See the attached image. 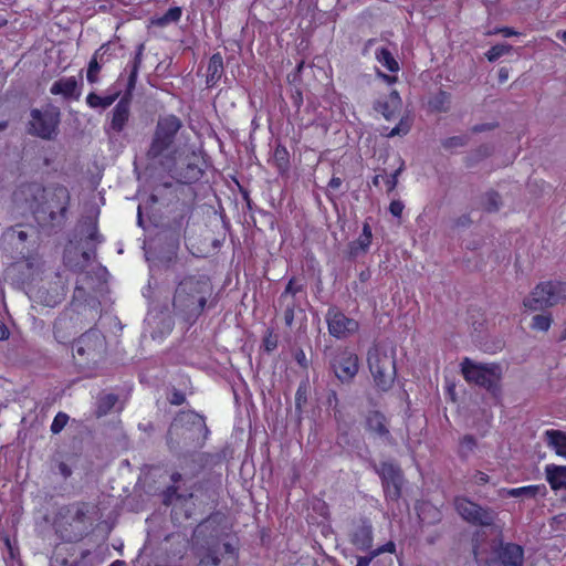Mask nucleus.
I'll return each instance as SVG.
<instances>
[{
  "instance_id": "f257e3e1",
  "label": "nucleus",
  "mask_w": 566,
  "mask_h": 566,
  "mask_svg": "<svg viewBox=\"0 0 566 566\" xmlns=\"http://www.w3.org/2000/svg\"><path fill=\"white\" fill-rule=\"evenodd\" d=\"M211 279L203 273L185 274L176 281L172 295L175 313L185 322L195 324L206 308L216 306Z\"/></svg>"
},
{
  "instance_id": "f03ea898",
  "label": "nucleus",
  "mask_w": 566,
  "mask_h": 566,
  "mask_svg": "<svg viewBox=\"0 0 566 566\" xmlns=\"http://www.w3.org/2000/svg\"><path fill=\"white\" fill-rule=\"evenodd\" d=\"M143 53H144V44H139L137 50L134 53V56L128 62L126 70H128V77L126 84L125 94L114 106L111 114V122L107 128H105L106 133H115L119 134L124 130L126 125L129 122L130 117V101L133 96V92L136 87L138 73L143 63Z\"/></svg>"
},
{
  "instance_id": "7ed1b4c3",
  "label": "nucleus",
  "mask_w": 566,
  "mask_h": 566,
  "mask_svg": "<svg viewBox=\"0 0 566 566\" xmlns=\"http://www.w3.org/2000/svg\"><path fill=\"white\" fill-rule=\"evenodd\" d=\"M367 364L376 387L389 390L397 376L396 349L385 344H374L367 353Z\"/></svg>"
},
{
  "instance_id": "20e7f679",
  "label": "nucleus",
  "mask_w": 566,
  "mask_h": 566,
  "mask_svg": "<svg viewBox=\"0 0 566 566\" xmlns=\"http://www.w3.org/2000/svg\"><path fill=\"white\" fill-rule=\"evenodd\" d=\"M460 366L461 374L468 384L479 386L494 397L499 396L503 375L500 364L475 363L469 357H465Z\"/></svg>"
},
{
  "instance_id": "39448f33",
  "label": "nucleus",
  "mask_w": 566,
  "mask_h": 566,
  "mask_svg": "<svg viewBox=\"0 0 566 566\" xmlns=\"http://www.w3.org/2000/svg\"><path fill=\"white\" fill-rule=\"evenodd\" d=\"M181 128L182 122L178 116L174 114L160 116L147 149V158L155 160L163 157L166 153H170L171 156L169 157L172 159L176 154V150L172 148Z\"/></svg>"
},
{
  "instance_id": "423d86ee",
  "label": "nucleus",
  "mask_w": 566,
  "mask_h": 566,
  "mask_svg": "<svg viewBox=\"0 0 566 566\" xmlns=\"http://www.w3.org/2000/svg\"><path fill=\"white\" fill-rule=\"evenodd\" d=\"M106 339L97 328H90L73 344V357L78 366H91L98 363L105 355Z\"/></svg>"
},
{
  "instance_id": "0eeeda50",
  "label": "nucleus",
  "mask_w": 566,
  "mask_h": 566,
  "mask_svg": "<svg viewBox=\"0 0 566 566\" xmlns=\"http://www.w3.org/2000/svg\"><path fill=\"white\" fill-rule=\"evenodd\" d=\"M566 300V283L564 282H541L524 300V306L530 311H543Z\"/></svg>"
},
{
  "instance_id": "6e6552de",
  "label": "nucleus",
  "mask_w": 566,
  "mask_h": 566,
  "mask_svg": "<svg viewBox=\"0 0 566 566\" xmlns=\"http://www.w3.org/2000/svg\"><path fill=\"white\" fill-rule=\"evenodd\" d=\"M29 133L44 140L54 139L59 133L61 112L59 107L49 105L44 109L33 108L30 113Z\"/></svg>"
},
{
  "instance_id": "1a4fd4ad",
  "label": "nucleus",
  "mask_w": 566,
  "mask_h": 566,
  "mask_svg": "<svg viewBox=\"0 0 566 566\" xmlns=\"http://www.w3.org/2000/svg\"><path fill=\"white\" fill-rule=\"evenodd\" d=\"M457 513L469 524L474 526H492L497 513L488 506H482L467 496H455L453 501Z\"/></svg>"
},
{
  "instance_id": "9d476101",
  "label": "nucleus",
  "mask_w": 566,
  "mask_h": 566,
  "mask_svg": "<svg viewBox=\"0 0 566 566\" xmlns=\"http://www.w3.org/2000/svg\"><path fill=\"white\" fill-rule=\"evenodd\" d=\"M494 557L490 559H480L476 548L473 549L474 557L479 566H523L524 548L523 546L499 541L497 545L492 546Z\"/></svg>"
},
{
  "instance_id": "9b49d317",
  "label": "nucleus",
  "mask_w": 566,
  "mask_h": 566,
  "mask_svg": "<svg viewBox=\"0 0 566 566\" xmlns=\"http://www.w3.org/2000/svg\"><path fill=\"white\" fill-rule=\"evenodd\" d=\"M71 201L69 189L63 185L53 187L42 212H48V223L51 228L61 229L67 219V210Z\"/></svg>"
},
{
  "instance_id": "f8f14e48",
  "label": "nucleus",
  "mask_w": 566,
  "mask_h": 566,
  "mask_svg": "<svg viewBox=\"0 0 566 566\" xmlns=\"http://www.w3.org/2000/svg\"><path fill=\"white\" fill-rule=\"evenodd\" d=\"M375 470L381 480L386 500L398 501L403 483L401 468L392 461H382Z\"/></svg>"
},
{
  "instance_id": "ddd939ff",
  "label": "nucleus",
  "mask_w": 566,
  "mask_h": 566,
  "mask_svg": "<svg viewBox=\"0 0 566 566\" xmlns=\"http://www.w3.org/2000/svg\"><path fill=\"white\" fill-rule=\"evenodd\" d=\"M325 321L329 335L336 339L348 338L359 329L358 321L348 317L340 308L334 305L328 307Z\"/></svg>"
},
{
  "instance_id": "4468645a",
  "label": "nucleus",
  "mask_w": 566,
  "mask_h": 566,
  "mask_svg": "<svg viewBox=\"0 0 566 566\" xmlns=\"http://www.w3.org/2000/svg\"><path fill=\"white\" fill-rule=\"evenodd\" d=\"M329 366L340 382H350L358 374L359 358L356 353L348 348L339 349L331 357Z\"/></svg>"
},
{
  "instance_id": "2eb2a0df",
  "label": "nucleus",
  "mask_w": 566,
  "mask_h": 566,
  "mask_svg": "<svg viewBox=\"0 0 566 566\" xmlns=\"http://www.w3.org/2000/svg\"><path fill=\"white\" fill-rule=\"evenodd\" d=\"M180 424L182 428L190 430L192 428H197L200 432H202L201 441L197 443L198 448H202L206 443L210 430L206 423V418L203 415L195 411V410H181L175 417L174 422L171 423L168 433H167V444L170 449L176 448V444L172 439L174 429L177 424Z\"/></svg>"
},
{
  "instance_id": "dca6fc26",
  "label": "nucleus",
  "mask_w": 566,
  "mask_h": 566,
  "mask_svg": "<svg viewBox=\"0 0 566 566\" xmlns=\"http://www.w3.org/2000/svg\"><path fill=\"white\" fill-rule=\"evenodd\" d=\"M365 428L375 437H378L387 443H392L394 438L389 430V421L381 411H368L365 417Z\"/></svg>"
},
{
  "instance_id": "f3484780",
  "label": "nucleus",
  "mask_w": 566,
  "mask_h": 566,
  "mask_svg": "<svg viewBox=\"0 0 566 566\" xmlns=\"http://www.w3.org/2000/svg\"><path fill=\"white\" fill-rule=\"evenodd\" d=\"M402 99L397 90L379 96L374 103V109L381 114L387 120L396 118L401 111Z\"/></svg>"
},
{
  "instance_id": "a211bd4d",
  "label": "nucleus",
  "mask_w": 566,
  "mask_h": 566,
  "mask_svg": "<svg viewBox=\"0 0 566 566\" xmlns=\"http://www.w3.org/2000/svg\"><path fill=\"white\" fill-rule=\"evenodd\" d=\"M50 93L61 95L64 99L78 101L82 95V83L75 76L62 77L51 85Z\"/></svg>"
},
{
  "instance_id": "6ab92c4d",
  "label": "nucleus",
  "mask_w": 566,
  "mask_h": 566,
  "mask_svg": "<svg viewBox=\"0 0 566 566\" xmlns=\"http://www.w3.org/2000/svg\"><path fill=\"white\" fill-rule=\"evenodd\" d=\"M76 333L75 322L69 312L61 313L53 323V335L57 343H71Z\"/></svg>"
},
{
  "instance_id": "aec40b11",
  "label": "nucleus",
  "mask_w": 566,
  "mask_h": 566,
  "mask_svg": "<svg viewBox=\"0 0 566 566\" xmlns=\"http://www.w3.org/2000/svg\"><path fill=\"white\" fill-rule=\"evenodd\" d=\"M396 552V544L392 541L370 551L366 556L357 558L356 566H392L391 557H380L382 553L394 554Z\"/></svg>"
},
{
  "instance_id": "412c9836",
  "label": "nucleus",
  "mask_w": 566,
  "mask_h": 566,
  "mask_svg": "<svg viewBox=\"0 0 566 566\" xmlns=\"http://www.w3.org/2000/svg\"><path fill=\"white\" fill-rule=\"evenodd\" d=\"M544 473L545 479L553 491H566V465H558L554 463L546 464Z\"/></svg>"
},
{
  "instance_id": "4be33fe9",
  "label": "nucleus",
  "mask_w": 566,
  "mask_h": 566,
  "mask_svg": "<svg viewBox=\"0 0 566 566\" xmlns=\"http://www.w3.org/2000/svg\"><path fill=\"white\" fill-rule=\"evenodd\" d=\"M223 74V59L218 52L210 56L207 67L206 83L209 87H213L221 80Z\"/></svg>"
},
{
  "instance_id": "5701e85b",
  "label": "nucleus",
  "mask_w": 566,
  "mask_h": 566,
  "mask_svg": "<svg viewBox=\"0 0 566 566\" xmlns=\"http://www.w3.org/2000/svg\"><path fill=\"white\" fill-rule=\"evenodd\" d=\"M273 166L276 168L279 175L284 176L290 171L291 168V155L287 148L277 144L273 151Z\"/></svg>"
},
{
  "instance_id": "b1692460",
  "label": "nucleus",
  "mask_w": 566,
  "mask_h": 566,
  "mask_svg": "<svg viewBox=\"0 0 566 566\" xmlns=\"http://www.w3.org/2000/svg\"><path fill=\"white\" fill-rule=\"evenodd\" d=\"M373 232L370 224L366 221L363 223L361 233L357 240L353 241L349 245L350 254L357 255L358 253L367 252L371 245Z\"/></svg>"
},
{
  "instance_id": "393cba45",
  "label": "nucleus",
  "mask_w": 566,
  "mask_h": 566,
  "mask_svg": "<svg viewBox=\"0 0 566 566\" xmlns=\"http://www.w3.org/2000/svg\"><path fill=\"white\" fill-rule=\"evenodd\" d=\"M171 484L167 486L165 491V503L170 502L172 499L189 501L195 494L192 492L179 493V486L177 485L181 480L182 475L179 472H172L170 475Z\"/></svg>"
},
{
  "instance_id": "a878e982",
  "label": "nucleus",
  "mask_w": 566,
  "mask_h": 566,
  "mask_svg": "<svg viewBox=\"0 0 566 566\" xmlns=\"http://www.w3.org/2000/svg\"><path fill=\"white\" fill-rule=\"evenodd\" d=\"M428 107L432 113H447L451 107V94L447 91L439 90L430 96Z\"/></svg>"
},
{
  "instance_id": "bb28decb",
  "label": "nucleus",
  "mask_w": 566,
  "mask_h": 566,
  "mask_svg": "<svg viewBox=\"0 0 566 566\" xmlns=\"http://www.w3.org/2000/svg\"><path fill=\"white\" fill-rule=\"evenodd\" d=\"M354 545L360 549H369L373 545V527L370 524H363L355 530L352 536Z\"/></svg>"
},
{
  "instance_id": "cd10ccee",
  "label": "nucleus",
  "mask_w": 566,
  "mask_h": 566,
  "mask_svg": "<svg viewBox=\"0 0 566 566\" xmlns=\"http://www.w3.org/2000/svg\"><path fill=\"white\" fill-rule=\"evenodd\" d=\"M545 437L556 454L566 458V432L551 429L545 432Z\"/></svg>"
},
{
  "instance_id": "c85d7f7f",
  "label": "nucleus",
  "mask_w": 566,
  "mask_h": 566,
  "mask_svg": "<svg viewBox=\"0 0 566 566\" xmlns=\"http://www.w3.org/2000/svg\"><path fill=\"white\" fill-rule=\"evenodd\" d=\"M119 97V92L106 95V96H99L95 92H91L86 96V104L91 108H107L111 105H113L116 99Z\"/></svg>"
},
{
  "instance_id": "c756f323",
  "label": "nucleus",
  "mask_w": 566,
  "mask_h": 566,
  "mask_svg": "<svg viewBox=\"0 0 566 566\" xmlns=\"http://www.w3.org/2000/svg\"><path fill=\"white\" fill-rule=\"evenodd\" d=\"M181 15L182 10L180 7H171L163 15L151 18L150 24L158 28H165L170 23L178 22Z\"/></svg>"
},
{
  "instance_id": "7c9ffc66",
  "label": "nucleus",
  "mask_w": 566,
  "mask_h": 566,
  "mask_svg": "<svg viewBox=\"0 0 566 566\" xmlns=\"http://www.w3.org/2000/svg\"><path fill=\"white\" fill-rule=\"evenodd\" d=\"M376 60L389 72L398 73L400 70L398 61L395 59L389 49L382 46L376 50Z\"/></svg>"
},
{
  "instance_id": "2f4dec72",
  "label": "nucleus",
  "mask_w": 566,
  "mask_h": 566,
  "mask_svg": "<svg viewBox=\"0 0 566 566\" xmlns=\"http://www.w3.org/2000/svg\"><path fill=\"white\" fill-rule=\"evenodd\" d=\"M547 490L544 484L512 488V497H536L537 495L545 496Z\"/></svg>"
},
{
  "instance_id": "473e14b6",
  "label": "nucleus",
  "mask_w": 566,
  "mask_h": 566,
  "mask_svg": "<svg viewBox=\"0 0 566 566\" xmlns=\"http://www.w3.org/2000/svg\"><path fill=\"white\" fill-rule=\"evenodd\" d=\"M101 50L102 48L96 50L88 62V66L86 70V80L90 84H96L99 81L98 74L102 70V64L98 62V59L102 60L103 56Z\"/></svg>"
},
{
  "instance_id": "72a5a7b5",
  "label": "nucleus",
  "mask_w": 566,
  "mask_h": 566,
  "mask_svg": "<svg viewBox=\"0 0 566 566\" xmlns=\"http://www.w3.org/2000/svg\"><path fill=\"white\" fill-rule=\"evenodd\" d=\"M203 175V170L196 164H188L180 171L181 182L190 185L198 181Z\"/></svg>"
},
{
  "instance_id": "f704fd0d",
  "label": "nucleus",
  "mask_w": 566,
  "mask_h": 566,
  "mask_svg": "<svg viewBox=\"0 0 566 566\" xmlns=\"http://www.w3.org/2000/svg\"><path fill=\"white\" fill-rule=\"evenodd\" d=\"M513 50V46L507 43H500L492 45L490 50L485 52V57L489 62H495L501 56L509 54Z\"/></svg>"
},
{
  "instance_id": "c9c22d12",
  "label": "nucleus",
  "mask_w": 566,
  "mask_h": 566,
  "mask_svg": "<svg viewBox=\"0 0 566 566\" xmlns=\"http://www.w3.org/2000/svg\"><path fill=\"white\" fill-rule=\"evenodd\" d=\"M67 513H72V521L84 525L87 515V505L85 503L73 504L67 507Z\"/></svg>"
},
{
  "instance_id": "e433bc0d",
  "label": "nucleus",
  "mask_w": 566,
  "mask_h": 566,
  "mask_svg": "<svg viewBox=\"0 0 566 566\" xmlns=\"http://www.w3.org/2000/svg\"><path fill=\"white\" fill-rule=\"evenodd\" d=\"M411 129V119L402 116L399 123L387 134L388 137L406 136Z\"/></svg>"
},
{
  "instance_id": "4c0bfd02",
  "label": "nucleus",
  "mask_w": 566,
  "mask_h": 566,
  "mask_svg": "<svg viewBox=\"0 0 566 566\" xmlns=\"http://www.w3.org/2000/svg\"><path fill=\"white\" fill-rule=\"evenodd\" d=\"M279 344V337L272 328H268L262 338V348L266 353H272L276 349Z\"/></svg>"
},
{
  "instance_id": "58836bf2",
  "label": "nucleus",
  "mask_w": 566,
  "mask_h": 566,
  "mask_svg": "<svg viewBox=\"0 0 566 566\" xmlns=\"http://www.w3.org/2000/svg\"><path fill=\"white\" fill-rule=\"evenodd\" d=\"M403 169H405V161L401 160L399 167L394 172H391L390 175L385 177V185L387 188V193H391L397 188L399 176L401 175Z\"/></svg>"
},
{
  "instance_id": "ea45409f",
  "label": "nucleus",
  "mask_w": 566,
  "mask_h": 566,
  "mask_svg": "<svg viewBox=\"0 0 566 566\" xmlns=\"http://www.w3.org/2000/svg\"><path fill=\"white\" fill-rule=\"evenodd\" d=\"M501 206V196L494 190H490L485 195L484 209L489 212L497 211Z\"/></svg>"
},
{
  "instance_id": "a19ab883",
  "label": "nucleus",
  "mask_w": 566,
  "mask_h": 566,
  "mask_svg": "<svg viewBox=\"0 0 566 566\" xmlns=\"http://www.w3.org/2000/svg\"><path fill=\"white\" fill-rule=\"evenodd\" d=\"M476 448V439L472 434H465L460 440V455L467 458Z\"/></svg>"
},
{
  "instance_id": "79ce46f5",
  "label": "nucleus",
  "mask_w": 566,
  "mask_h": 566,
  "mask_svg": "<svg viewBox=\"0 0 566 566\" xmlns=\"http://www.w3.org/2000/svg\"><path fill=\"white\" fill-rule=\"evenodd\" d=\"M303 290H304V285L302 283H300L295 276H292L289 280L284 291L282 292V294L280 296V298L282 300V298H284V297H286L289 295L294 297L296 294L303 292Z\"/></svg>"
},
{
  "instance_id": "37998d69",
  "label": "nucleus",
  "mask_w": 566,
  "mask_h": 566,
  "mask_svg": "<svg viewBox=\"0 0 566 566\" xmlns=\"http://www.w3.org/2000/svg\"><path fill=\"white\" fill-rule=\"evenodd\" d=\"M552 322H553V319L549 314H547V315L537 314L533 317L532 328L542 331V332H546L549 329Z\"/></svg>"
},
{
  "instance_id": "c03bdc74",
  "label": "nucleus",
  "mask_w": 566,
  "mask_h": 566,
  "mask_svg": "<svg viewBox=\"0 0 566 566\" xmlns=\"http://www.w3.org/2000/svg\"><path fill=\"white\" fill-rule=\"evenodd\" d=\"M468 142L469 137L467 135L452 136L443 139L442 146L444 149H453L465 146Z\"/></svg>"
},
{
  "instance_id": "a18cd8bd",
  "label": "nucleus",
  "mask_w": 566,
  "mask_h": 566,
  "mask_svg": "<svg viewBox=\"0 0 566 566\" xmlns=\"http://www.w3.org/2000/svg\"><path fill=\"white\" fill-rule=\"evenodd\" d=\"M327 402L328 405L332 407L333 411H334V418L338 424V429L340 428V421H342V418H343V413L338 407V395L335 390H332L328 396H327Z\"/></svg>"
},
{
  "instance_id": "49530a36",
  "label": "nucleus",
  "mask_w": 566,
  "mask_h": 566,
  "mask_svg": "<svg viewBox=\"0 0 566 566\" xmlns=\"http://www.w3.org/2000/svg\"><path fill=\"white\" fill-rule=\"evenodd\" d=\"M69 416L65 412H57L51 423V432L54 434L60 433L69 422Z\"/></svg>"
},
{
  "instance_id": "de8ad7c7",
  "label": "nucleus",
  "mask_w": 566,
  "mask_h": 566,
  "mask_svg": "<svg viewBox=\"0 0 566 566\" xmlns=\"http://www.w3.org/2000/svg\"><path fill=\"white\" fill-rule=\"evenodd\" d=\"M220 563L219 551L212 547L209 548L206 555L200 559V565L219 566Z\"/></svg>"
},
{
  "instance_id": "09e8293b",
  "label": "nucleus",
  "mask_w": 566,
  "mask_h": 566,
  "mask_svg": "<svg viewBox=\"0 0 566 566\" xmlns=\"http://www.w3.org/2000/svg\"><path fill=\"white\" fill-rule=\"evenodd\" d=\"M86 241H92L95 243H101L103 241V237L98 231V226L96 220H91L87 226L86 231Z\"/></svg>"
},
{
  "instance_id": "8fccbe9b",
  "label": "nucleus",
  "mask_w": 566,
  "mask_h": 566,
  "mask_svg": "<svg viewBox=\"0 0 566 566\" xmlns=\"http://www.w3.org/2000/svg\"><path fill=\"white\" fill-rule=\"evenodd\" d=\"M116 402L117 396L115 394H107L101 398L99 408L103 409L104 413H106L115 406Z\"/></svg>"
},
{
  "instance_id": "3c124183",
  "label": "nucleus",
  "mask_w": 566,
  "mask_h": 566,
  "mask_svg": "<svg viewBox=\"0 0 566 566\" xmlns=\"http://www.w3.org/2000/svg\"><path fill=\"white\" fill-rule=\"evenodd\" d=\"M295 307H296V304L295 302L293 301L292 303L287 304L285 310H284V313H283V318H284V323L287 327H292L293 323H294V318H295Z\"/></svg>"
},
{
  "instance_id": "603ef678",
  "label": "nucleus",
  "mask_w": 566,
  "mask_h": 566,
  "mask_svg": "<svg viewBox=\"0 0 566 566\" xmlns=\"http://www.w3.org/2000/svg\"><path fill=\"white\" fill-rule=\"evenodd\" d=\"M60 535H61L62 539L70 542V543H75L83 538L84 533H83V531L67 533V530L65 528V530H60Z\"/></svg>"
},
{
  "instance_id": "864d4df0",
  "label": "nucleus",
  "mask_w": 566,
  "mask_h": 566,
  "mask_svg": "<svg viewBox=\"0 0 566 566\" xmlns=\"http://www.w3.org/2000/svg\"><path fill=\"white\" fill-rule=\"evenodd\" d=\"M471 481L473 484L481 486L490 482V476L485 472L475 471L471 476Z\"/></svg>"
},
{
  "instance_id": "5fc2aeb1",
  "label": "nucleus",
  "mask_w": 566,
  "mask_h": 566,
  "mask_svg": "<svg viewBox=\"0 0 566 566\" xmlns=\"http://www.w3.org/2000/svg\"><path fill=\"white\" fill-rule=\"evenodd\" d=\"M389 212L396 217V218H400L401 214H402V211L405 209V205L401 200H392L390 203H389Z\"/></svg>"
},
{
  "instance_id": "6e6d98bb",
  "label": "nucleus",
  "mask_w": 566,
  "mask_h": 566,
  "mask_svg": "<svg viewBox=\"0 0 566 566\" xmlns=\"http://www.w3.org/2000/svg\"><path fill=\"white\" fill-rule=\"evenodd\" d=\"M168 400H169L170 405H172V406H180V405L185 403L186 395L182 391L175 389L171 392Z\"/></svg>"
},
{
  "instance_id": "4d7b16f0",
  "label": "nucleus",
  "mask_w": 566,
  "mask_h": 566,
  "mask_svg": "<svg viewBox=\"0 0 566 566\" xmlns=\"http://www.w3.org/2000/svg\"><path fill=\"white\" fill-rule=\"evenodd\" d=\"M222 555H228L231 557V559H232L231 566L237 563L238 554H237L235 548L230 543L222 544Z\"/></svg>"
},
{
  "instance_id": "13d9d810",
  "label": "nucleus",
  "mask_w": 566,
  "mask_h": 566,
  "mask_svg": "<svg viewBox=\"0 0 566 566\" xmlns=\"http://www.w3.org/2000/svg\"><path fill=\"white\" fill-rule=\"evenodd\" d=\"M377 77H379L381 81H384L388 85H392L398 82L397 75H390L381 72L380 70H377L376 72Z\"/></svg>"
},
{
  "instance_id": "bf43d9fd",
  "label": "nucleus",
  "mask_w": 566,
  "mask_h": 566,
  "mask_svg": "<svg viewBox=\"0 0 566 566\" xmlns=\"http://www.w3.org/2000/svg\"><path fill=\"white\" fill-rule=\"evenodd\" d=\"M295 360L296 363L304 369H306L308 367V361H307V358H306V355L304 353L303 349H298L296 353H295Z\"/></svg>"
},
{
  "instance_id": "052dcab7",
  "label": "nucleus",
  "mask_w": 566,
  "mask_h": 566,
  "mask_svg": "<svg viewBox=\"0 0 566 566\" xmlns=\"http://www.w3.org/2000/svg\"><path fill=\"white\" fill-rule=\"evenodd\" d=\"M495 126H496L495 124H479V125H474L471 130L473 133H482L485 130L493 129Z\"/></svg>"
},
{
  "instance_id": "680f3d73",
  "label": "nucleus",
  "mask_w": 566,
  "mask_h": 566,
  "mask_svg": "<svg viewBox=\"0 0 566 566\" xmlns=\"http://www.w3.org/2000/svg\"><path fill=\"white\" fill-rule=\"evenodd\" d=\"M343 184L342 178L333 176L328 181V188L332 190H337Z\"/></svg>"
},
{
  "instance_id": "e2e57ef3",
  "label": "nucleus",
  "mask_w": 566,
  "mask_h": 566,
  "mask_svg": "<svg viewBox=\"0 0 566 566\" xmlns=\"http://www.w3.org/2000/svg\"><path fill=\"white\" fill-rule=\"evenodd\" d=\"M501 34L505 38L520 35V32L511 27H501Z\"/></svg>"
},
{
  "instance_id": "0e129e2a",
  "label": "nucleus",
  "mask_w": 566,
  "mask_h": 566,
  "mask_svg": "<svg viewBox=\"0 0 566 566\" xmlns=\"http://www.w3.org/2000/svg\"><path fill=\"white\" fill-rule=\"evenodd\" d=\"M10 336V331L7 325L0 321V340H6Z\"/></svg>"
},
{
  "instance_id": "69168bd1",
  "label": "nucleus",
  "mask_w": 566,
  "mask_h": 566,
  "mask_svg": "<svg viewBox=\"0 0 566 566\" xmlns=\"http://www.w3.org/2000/svg\"><path fill=\"white\" fill-rule=\"evenodd\" d=\"M379 174H376L373 178H371V185L375 186V187H379L380 185V179L385 177V174H386V170L385 169H379Z\"/></svg>"
},
{
  "instance_id": "338daca9",
  "label": "nucleus",
  "mask_w": 566,
  "mask_h": 566,
  "mask_svg": "<svg viewBox=\"0 0 566 566\" xmlns=\"http://www.w3.org/2000/svg\"><path fill=\"white\" fill-rule=\"evenodd\" d=\"M509 80V69L507 67H501L499 70V82L505 83Z\"/></svg>"
},
{
  "instance_id": "774afa93",
  "label": "nucleus",
  "mask_w": 566,
  "mask_h": 566,
  "mask_svg": "<svg viewBox=\"0 0 566 566\" xmlns=\"http://www.w3.org/2000/svg\"><path fill=\"white\" fill-rule=\"evenodd\" d=\"M59 469L64 478H69L72 474L70 467L67 464H65L64 462L60 463Z\"/></svg>"
}]
</instances>
